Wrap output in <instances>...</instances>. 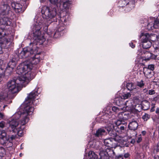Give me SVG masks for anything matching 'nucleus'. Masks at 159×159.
<instances>
[{
    "mask_svg": "<svg viewBox=\"0 0 159 159\" xmlns=\"http://www.w3.org/2000/svg\"><path fill=\"white\" fill-rule=\"evenodd\" d=\"M38 95V93L36 90L31 92L27 96L25 99V103L27 105L24 107L23 112L20 114L16 113V116L17 118H20L19 124L22 126L24 125L29 121V119L28 116L32 115L34 110V108L31 106L33 104L34 105L35 102L38 101V99L34 100L36 97Z\"/></svg>",
    "mask_w": 159,
    "mask_h": 159,
    "instance_id": "nucleus-1",
    "label": "nucleus"
},
{
    "mask_svg": "<svg viewBox=\"0 0 159 159\" xmlns=\"http://www.w3.org/2000/svg\"><path fill=\"white\" fill-rule=\"evenodd\" d=\"M25 79L24 77H17L14 78L12 80H9L7 83V88L5 89V92L0 93V98L6 95L3 98L1 99V101L7 98L8 91L12 93H14L18 91V88L20 85L25 86L26 84L25 83Z\"/></svg>",
    "mask_w": 159,
    "mask_h": 159,
    "instance_id": "nucleus-2",
    "label": "nucleus"
},
{
    "mask_svg": "<svg viewBox=\"0 0 159 159\" xmlns=\"http://www.w3.org/2000/svg\"><path fill=\"white\" fill-rule=\"evenodd\" d=\"M32 69V66L25 62L20 64L17 67L16 73L21 75L18 77H24L25 78V83L27 84L28 81L33 79L36 75Z\"/></svg>",
    "mask_w": 159,
    "mask_h": 159,
    "instance_id": "nucleus-3",
    "label": "nucleus"
},
{
    "mask_svg": "<svg viewBox=\"0 0 159 159\" xmlns=\"http://www.w3.org/2000/svg\"><path fill=\"white\" fill-rule=\"evenodd\" d=\"M57 14V9L56 7L51 6L48 8V7H46L44 11V14L46 17L47 20V24L45 26V30H46L48 29V26L53 22L57 21V19L56 17Z\"/></svg>",
    "mask_w": 159,
    "mask_h": 159,
    "instance_id": "nucleus-4",
    "label": "nucleus"
},
{
    "mask_svg": "<svg viewBox=\"0 0 159 159\" xmlns=\"http://www.w3.org/2000/svg\"><path fill=\"white\" fill-rule=\"evenodd\" d=\"M41 27V25L38 23L33 25L31 27L33 39L35 42L34 43L38 42L42 43L44 40L43 36L41 34L40 29Z\"/></svg>",
    "mask_w": 159,
    "mask_h": 159,
    "instance_id": "nucleus-5",
    "label": "nucleus"
},
{
    "mask_svg": "<svg viewBox=\"0 0 159 159\" xmlns=\"http://www.w3.org/2000/svg\"><path fill=\"white\" fill-rule=\"evenodd\" d=\"M95 148L96 149L100 151L99 155L100 159H110L105 146H102L101 143L98 142L96 143Z\"/></svg>",
    "mask_w": 159,
    "mask_h": 159,
    "instance_id": "nucleus-6",
    "label": "nucleus"
},
{
    "mask_svg": "<svg viewBox=\"0 0 159 159\" xmlns=\"http://www.w3.org/2000/svg\"><path fill=\"white\" fill-rule=\"evenodd\" d=\"M36 47L34 45L33 47L30 45V47H28L24 48L21 51L19 55V57L20 58H25L32 55L34 53V48Z\"/></svg>",
    "mask_w": 159,
    "mask_h": 159,
    "instance_id": "nucleus-7",
    "label": "nucleus"
},
{
    "mask_svg": "<svg viewBox=\"0 0 159 159\" xmlns=\"http://www.w3.org/2000/svg\"><path fill=\"white\" fill-rule=\"evenodd\" d=\"M104 145L105 149L115 148L117 146V142L114 138H109L105 139L104 140Z\"/></svg>",
    "mask_w": 159,
    "mask_h": 159,
    "instance_id": "nucleus-8",
    "label": "nucleus"
},
{
    "mask_svg": "<svg viewBox=\"0 0 159 159\" xmlns=\"http://www.w3.org/2000/svg\"><path fill=\"white\" fill-rule=\"evenodd\" d=\"M14 116L16 117L15 119H13L11 120H9V125L8 129L10 131L17 132V129L16 128L19 125L18 119L20 118H17L16 116V114Z\"/></svg>",
    "mask_w": 159,
    "mask_h": 159,
    "instance_id": "nucleus-9",
    "label": "nucleus"
},
{
    "mask_svg": "<svg viewBox=\"0 0 159 159\" xmlns=\"http://www.w3.org/2000/svg\"><path fill=\"white\" fill-rule=\"evenodd\" d=\"M42 59V56L39 53L37 54L34 56H31L30 57L29 60V62L30 63V64H28L30 65L31 66H32L31 70H33L32 65L37 64Z\"/></svg>",
    "mask_w": 159,
    "mask_h": 159,
    "instance_id": "nucleus-10",
    "label": "nucleus"
},
{
    "mask_svg": "<svg viewBox=\"0 0 159 159\" xmlns=\"http://www.w3.org/2000/svg\"><path fill=\"white\" fill-rule=\"evenodd\" d=\"M140 38L141 39L142 47L144 48L148 49L151 47L152 43L150 40L147 39L146 38H144L143 33L141 34Z\"/></svg>",
    "mask_w": 159,
    "mask_h": 159,
    "instance_id": "nucleus-11",
    "label": "nucleus"
},
{
    "mask_svg": "<svg viewBox=\"0 0 159 159\" xmlns=\"http://www.w3.org/2000/svg\"><path fill=\"white\" fill-rule=\"evenodd\" d=\"M11 11L10 7L7 4H4L0 6V15H7Z\"/></svg>",
    "mask_w": 159,
    "mask_h": 159,
    "instance_id": "nucleus-12",
    "label": "nucleus"
},
{
    "mask_svg": "<svg viewBox=\"0 0 159 159\" xmlns=\"http://www.w3.org/2000/svg\"><path fill=\"white\" fill-rule=\"evenodd\" d=\"M124 105L126 107L121 108V110L123 111H130L133 108V101L131 99H130L124 102Z\"/></svg>",
    "mask_w": 159,
    "mask_h": 159,
    "instance_id": "nucleus-13",
    "label": "nucleus"
},
{
    "mask_svg": "<svg viewBox=\"0 0 159 159\" xmlns=\"http://www.w3.org/2000/svg\"><path fill=\"white\" fill-rule=\"evenodd\" d=\"M61 3H62V5H61V3L60 6H58L60 7L61 11H66L70 8L71 3L69 0L64 1V0H63V1L61 2Z\"/></svg>",
    "mask_w": 159,
    "mask_h": 159,
    "instance_id": "nucleus-14",
    "label": "nucleus"
},
{
    "mask_svg": "<svg viewBox=\"0 0 159 159\" xmlns=\"http://www.w3.org/2000/svg\"><path fill=\"white\" fill-rule=\"evenodd\" d=\"M8 136L5 131L0 130V142L2 144H4L8 141Z\"/></svg>",
    "mask_w": 159,
    "mask_h": 159,
    "instance_id": "nucleus-15",
    "label": "nucleus"
},
{
    "mask_svg": "<svg viewBox=\"0 0 159 159\" xmlns=\"http://www.w3.org/2000/svg\"><path fill=\"white\" fill-rule=\"evenodd\" d=\"M129 128L131 130V132H133L134 135V136H136L137 135V133L135 130L137 129L138 127V124L137 122L135 121H133L130 122L129 125Z\"/></svg>",
    "mask_w": 159,
    "mask_h": 159,
    "instance_id": "nucleus-16",
    "label": "nucleus"
},
{
    "mask_svg": "<svg viewBox=\"0 0 159 159\" xmlns=\"http://www.w3.org/2000/svg\"><path fill=\"white\" fill-rule=\"evenodd\" d=\"M12 23V20L9 18L4 17L0 19V25H10Z\"/></svg>",
    "mask_w": 159,
    "mask_h": 159,
    "instance_id": "nucleus-17",
    "label": "nucleus"
},
{
    "mask_svg": "<svg viewBox=\"0 0 159 159\" xmlns=\"http://www.w3.org/2000/svg\"><path fill=\"white\" fill-rule=\"evenodd\" d=\"M16 60L14 58L12 59L7 64V66L6 68V70H9L10 71H11L14 68L16 65Z\"/></svg>",
    "mask_w": 159,
    "mask_h": 159,
    "instance_id": "nucleus-18",
    "label": "nucleus"
},
{
    "mask_svg": "<svg viewBox=\"0 0 159 159\" xmlns=\"http://www.w3.org/2000/svg\"><path fill=\"white\" fill-rule=\"evenodd\" d=\"M106 134L107 132L105 129L102 128H100L96 131L94 135L96 137L100 138L102 137V136L106 135Z\"/></svg>",
    "mask_w": 159,
    "mask_h": 159,
    "instance_id": "nucleus-19",
    "label": "nucleus"
},
{
    "mask_svg": "<svg viewBox=\"0 0 159 159\" xmlns=\"http://www.w3.org/2000/svg\"><path fill=\"white\" fill-rule=\"evenodd\" d=\"M114 126L111 125L110 126H108L107 128V130L109 135L112 137H114L116 136L117 134L114 130Z\"/></svg>",
    "mask_w": 159,
    "mask_h": 159,
    "instance_id": "nucleus-20",
    "label": "nucleus"
},
{
    "mask_svg": "<svg viewBox=\"0 0 159 159\" xmlns=\"http://www.w3.org/2000/svg\"><path fill=\"white\" fill-rule=\"evenodd\" d=\"M11 6L16 12H19L21 11L22 6L20 3L16 2H12L11 3Z\"/></svg>",
    "mask_w": 159,
    "mask_h": 159,
    "instance_id": "nucleus-21",
    "label": "nucleus"
},
{
    "mask_svg": "<svg viewBox=\"0 0 159 159\" xmlns=\"http://www.w3.org/2000/svg\"><path fill=\"white\" fill-rule=\"evenodd\" d=\"M143 35L144 36V38H146L147 39H148L150 41H154L157 39V35L155 34H149L148 33H143Z\"/></svg>",
    "mask_w": 159,
    "mask_h": 159,
    "instance_id": "nucleus-22",
    "label": "nucleus"
},
{
    "mask_svg": "<svg viewBox=\"0 0 159 159\" xmlns=\"http://www.w3.org/2000/svg\"><path fill=\"white\" fill-rule=\"evenodd\" d=\"M139 107H140L141 109L144 110H147L149 109L150 107V103L147 101H144L143 102L141 105H138Z\"/></svg>",
    "mask_w": 159,
    "mask_h": 159,
    "instance_id": "nucleus-23",
    "label": "nucleus"
},
{
    "mask_svg": "<svg viewBox=\"0 0 159 159\" xmlns=\"http://www.w3.org/2000/svg\"><path fill=\"white\" fill-rule=\"evenodd\" d=\"M115 101L116 104L119 106L124 105V100L121 97H119L115 98Z\"/></svg>",
    "mask_w": 159,
    "mask_h": 159,
    "instance_id": "nucleus-24",
    "label": "nucleus"
},
{
    "mask_svg": "<svg viewBox=\"0 0 159 159\" xmlns=\"http://www.w3.org/2000/svg\"><path fill=\"white\" fill-rule=\"evenodd\" d=\"M4 36H1L0 37V44L3 47H5L8 42V41Z\"/></svg>",
    "mask_w": 159,
    "mask_h": 159,
    "instance_id": "nucleus-25",
    "label": "nucleus"
},
{
    "mask_svg": "<svg viewBox=\"0 0 159 159\" xmlns=\"http://www.w3.org/2000/svg\"><path fill=\"white\" fill-rule=\"evenodd\" d=\"M11 133V134H9L8 135V141L9 142H11V141L15 139L16 137V133L15 132L10 131Z\"/></svg>",
    "mask_w": 159,
    "mask_h": 159,
    "instance_id": "nucleus-26",
    "label": "nucleus"
},
{
    "mask_svg": "<svg viewBox=\"0 0 159 159\" xmlns=\"http://www.w3.org/2000/svg\"><path fill=\"white\" fill-rule=\"evenodd\" d=\"M50 1L53 4V6L58 7V6H60L61 2H63V0H50Z\"/></svg>",
    "mask_w": 159,
    "mask_h": 159,
    "instance_id": "nucleus-27",
    "label": "nucleus"
},
{
    "mask_svg": "<svg viewBox=\"0 0 159 159\" xmlns=\"http://www.w3.org/2000/svg\"><path fill=\"white\" fill-rule=\"evenodd\" d=\"M89 157L91 159H97L98 156L95 153L92 151H89L88 154Z\"/></svg>",
    "mask_w": 159,
    "mask_h": 159,
    "instance_id": "nucleus-28",
    "label": "nucleus"
},
{
    "mask_svg": "<svg viewBox=\"0 0 159 159\" xmlns=\"http://www.w3.org/2000/svg\"><path fill=\"white\" fill-rule=\"evenodd\" d=\"M106 150L108 153V157H114L115 156V153L114 151L111 149V148L106 149Z\"/></svg>",
    "mask_w": 159,
    "mask_h": 159,
    "instance_id": "nucleus-29",
    "label": "nucleus"
},
{
    "mask_svg": "<svg viewBox=\"0 0 159 159\" xmlns=\"http://www.w3.org/2000/svg\"><path fill=\"white\" fill-rule=\"evenodd\" d=\"M8 31L5 29L0 28V36H4L8 34Z\"/></svg>",
    "mask_w": 159,
    "mask_h": 159,
    "instance_id": "nucleus-30",
    "label": "nucleus"
},
{
    "mask_svg": "<svg viewBox=\"0 0 159 159\" xmlns=\"http://www.w3.org/2000/svg\"><path fill=\"white\" fill-rule=\"evenodd\" d=\"M121 114H122V116H123V117L122 118V119H121V124L123 125H125V126L126 127L127 123L125 121H124V120H126L128 119V117H127V118L126 117H125L124 116H126V114L125 113H124V112H122L121 113ZM120 114H119V115H120Z\"/></svg>",
    "mask_w": 159,
    "mask_h": 159,
    "instance_id": "nucleus-31",
    "label": "nucleus"
},
{
    "mask_svg": "<svg viewBox=\"0 0 159 159\" xmlns=\"http://www.w3.org/2000/svg\"><path fill=\"white\" fill-rule=\"evenodd\" d=\"M126 87L130 91L132 90L135 88L133 84L132 83H127Z\"/></svg>",
    "mask_w": 159,
    "mask_h": 159,
    "instance_id": "nucleus-32",
    "label": "nucleus"
},
{
    "mask_svg": "<svg viewBox=\"0 0 159 159\" xmlns=\"http://www.w3.org/2000/svg\"><path fill=\"white\" fill-rule=\"evenodd\" d=\"M63 34H61L60 32L56 30L55 32L53 34L51 35V36L54 38H56L60 37Z\"/></svg>",
    "mask_w": 159,
    "mask_h": 159,
    "instance_id": "nucleus-33",
    "label": "nucleus"
},
{
    "mask_svg": "<svg viewBox=\"0 0 159 159\" xmlns=\"http://www.w3.org/2000/svg\"><path fill=\"white\" fill-rule=\"evenodd\" d=\"M150 118V115L147 113H144L142 117V119L144 121H147Z\"/></svg>",
    "mask_w": 159,
    "mask_h": 159,
    "instance_id": "nucleus-34",
    "label": "nucleus"
},
{
    "mask_svg": "<svg viewBox=\"0 0 159 159\" xmlns=\"http://www.w3.org/2000/svg\"><path fill=\"white\" fill-rule=\"evenodd\" d=\"M153 23L155 29L158 28L159 27V20L157 18L154 19Z\"/></svg>",
    "mask_w": 159,
    "mask_h": 159,
    "instance_id": "nucleus-35",
    "label": "nucleus"
},
{
    "mask_svg": "<svg viewBox=\"0 0 159 159\" xmlns=\"http://www.w3.org/2000/svg\"><path fill=\"white\" fill-rule=\"evenodd\" d=\"M144 84L145 83H144V81L143 80L137 81L136 82V85L137 86L141 88H143L144 85Z\"/></svg>",
    "mask_w": 159,
    "mask_h": 159,
    "instance_id": "nucleus-36",
    "label": "nucleus"
},
{
    "mask_svg": "<svg viewBox=\"0 0 159 159\" xmlns=\"http://www.w3.org/2000/svg\"><path fill=\"white\" fill-rule=\"evenodd\" d=\"M5 154V149L2 147H0V159L2 158Z\"/></svg>",
    "mask_w": 159,
    "mask_h": 159,
    "instance_id": "nucleus-37",
    "label": "nucleus"
},
{
    "mask_svg": "<svg viewBox=\"0 0 159 159\" xmlns=\"http://www.w3.org/2000/svg\"><path fill=\"white\" fill-rule=\"evenodd\" d=\"M65 28L64 26H61L60 27L59 26L57 28V29L56 30L63 34L65 32Z\"/></svg>",
    "mask_w": 159,
    "mask_h": 159,
    "instance_id": "nucleus-38",
    "label": "nucleus"
},
{
    "mask_svg": "<svg viewBox=\"0 0 159 159\" xmlns=\"http://www.w3.org/2000/svg\"><path fill=\"white\" fill-rule=\"evenodd\" d=\"M145 58L146 59L149 60L151 58L152 54L151 53L149 52H146L145 53Z\"/></svg>",
    "mask_w": 159,
    "mask_h": 159,
    "instance_id": "nucleus-39",
    "label": "nucleus"
},
{
    "mask_svg": "<svg viewBox=\"0 0 159 159\" xmlns=\"http://www.w3.org/2000/svg\"><path fill=\"white\" fill-rule=\"evenodd\" d=\"M131 96V94L129 93H128L126 94H123L121 96V98L123 100H125L126 99L130 97Z\"/></svg>",
    "mask_w": 159,
    "mask_h": 159,
    "instance_id": "nucleus-40",
    "label": "nucleus"
},
{
    "mask_svg": "<svg viewBox=\"0 0 159 159\" xmlns=\"http://www.w3.org/2000/svg\"><path fill=\"white\" fill-rule=\"evenodd\" d=\"M135 1H131L130 2H129V3L128 4L129 5V7L130 8V9H132L134 8L135 6Z\"/></svg>",
    "mask_w": 159,
    "mask_h": 159,
    "instance_id": "nucleus-41",
    "label": "nucleus"
},
{
    "mask_svg": "<svg viewBox=\"0 0 159 159\" xmlns=\"http://www.w3.org/2000/svg\"><path fill=\"white\" fill-rule=\"evenodd\" d=\"M147 29L149 30H151L153 29H154L155 28L153 26V22L150 23L148 24L147 25Z\"/></svg>",
    "mask_w": 159,
    "mask_h": 159,
    "instance_id": "nucleus-42",
    "label": "nucleus"
},
{
    "mask_svg": "<svg viewBox=\"0 0 159 159\" xmlns=\"http://www.w3.org/2000/svg\"><path fill=\"white\" fill-rule=\"evenodd\" d=\"M117 128L119 129V130H117V131L119 132V131L120 130L122 132H124L126 129V127L124 125H123V126H118Z\"/></svg>",
    "mask_w": 159,
    "mask_h": 159,
    "instance_id": "nucleus-43",
    "label": "nucleus"
},
{
    "mask_svg": "<svg viewBox=\"0 0 159 159\" xmlns=\"http://www.w3.org/2000/svg\"><path fill=\"white\" fill-rule=\"evenodd\" d=\"M112 110L116 113H118L121 110V108L120 109L118 108V107H115L113 106L112 107Z\"/></svg>",
    "mask_w": 159,
    "mask_h": 159,
    "instance_id": "nucleus-44",
    "label": "nucleus"
},
{
    "mask_svg": "<svg viewBox=\"0 0 159 159\" xmlns=\"http://www.w3.org/2000/svg\"><path fill=\"white\" fill-rule=\"evenodd\" d=\"M120 2H122V4L124 5H126L129 2V0H121Z\"/></svg>",
    "mask_w": 159,
    "mask_h": 159,
    "instance_id": "nucleus-45",
    "label": "nucleus"
},
{
    "mask_svg": "<svg viewBox=\"0 0 159 159\" xmlns=\"http://www.w3.org/2000/svg\"><path fill=\"white\" fill-rule=\"evenodd\" d=\"M148 69V70H153L154 69V66L153 65H149Z\"/></svg>",
    "mask_w": 159,
    "mask_h": 159,
    "instance_id": "nucleus-46",
    "label": "nucleus"
},
{
    "mask_svg": "<svg viewBox=\"0 0 159 159\" xmlns=\"http://www.w3.org/2000/svg\"><path fill=\"white\" fill-rule=\"evenodd\" d=\"M121 123V119H120L118 120L115 122V124L117 126V127H118V126H119L120 125Z\"/></svg>",
    "mask_w": 159,
    "mask_h": 159,
    "instance_id": "nucleus-47",
    "label": "nucleus"
},
{
    "mask_svg": "<svg viewBox=\"0 0 159 159\" xmlns=\"http://www.w3.org/2000/svg\"><path fill=\"white\" fill-rule=\"evenodd\" d=\"M142 140V135L141 134H140L138 136V139L137 140V142L138 143H139Z\"/></svg>",
    "mask_w": 159,
    "mask_h": 159,
    "instance_id": "nucleus-48",
    "label": "nucleus"
},
{
    "mask_svg": "<svg viewBox=\"0 0 159 159\" xmlns=\"http://www.w3.org/2000/svg\"><path fill=\"white\" fill-rule=\"evenodd\" d=\"M16 133V134H18L19 136H22L23 135V132L20 129L18 130H17V132Z\"/></svg>",
    "mask_w": 159,
    "mask_h": 159,
    "instance_id": "nucleus-49",
    "label": "nucleus"
},
{
    "mask_svg": "<svg viewBox=\"0 0 159 159\" xmlns=\"http://www.w3.org/2000/svg\"><path fill=\"white\" fill-rule=\"evenodd\" d=\"M116 159H123V155H119L118 156H115Z\"/></svg>",
    "mask_w": 159,
    "mask_h": 159,
    "instance_id": "nucleus-50",
    "label": "nucleus"
},
{
    "mask_svg": "<svg viewBox=\"0 0 159 159\" xmlns=\"http://www.w3.org/2000/svg\"><path fill=\"white\" fill-rule=\"evenodd\" d=\"M154 53L156 57L158 56L159 55V49H157V50H154Z\"/></svg>",
    "mask_w": 159,
    "mask_h": 159,
    "instance_id": "nucleus-51",
    "label": "nucleus"
},
{
    "mask_svg": "<svg viewBox=\"0 0 159 159\" xmlns=\"http://www.w3.org/2000/svg\"><path fill=\"white\" fill-rule=\"evenodd\" d=\"M5 124V122L4 121H2L0 122V127L3 128L4 127Z\"/></svg>",
    "mask_w": 159,
    "mask_h": 159,
    "instance_id": "nucleus-52",
    "label": "nucleus"
},
{
    "mask_svg": "<svg viewBox=\"0 0 159 159\" xmlns=\"http://www.w3.org/2000/svg\"><path fill=\"white\" fill-rule=\"evenodd\" d=\"M155 93V91L153 90H150L148 91V94L150 95H153Z\"/></svg>",
    "mask_w": 159,
    "mask_h": 159,
    "instance_id": "nucleus-53",
    "label": "nucleus"
},
{
    "mask_svg": "<svg viewBox=\"0 0 159 159\" xmlns=\"http://www.w3.org/2000/svg\"><path fill=\"white\" fill-rule=\"evenodd\" d=\"M155 112L157 115L158 118L159 119V107H157V108Z\"/></svg>",
    "mask_w": 159,
    "mask_h": 159,
    "instance_id": "nucleus-54",
    "label": "nucleus"
},
{
    "mask_svg": "<svg viewBox=\"0 0 159 159\" xmlns=\"http://www.w3.org/2000/svg\"><path fill=\"white\" fill-rule=\"evenodd\" d=\"M4 117V114L2 112H0V120H2Z\"/></svg>",
    "mask_w": 159,
    "mask_h": 159,
    "instance_id": "nucleus-55",
    "label": "nucleus"
},
{
    "mask_svg": "<svg viewBox=\"0 0 159 159\" xmlns=\"http://www.w3.org/2000/svg\"><path fill=\"white\" fill-rule=\"evenodd\" d=\"M4 74L3 73L0 74V83L2 80V78L4 76Z\"/></svg>",
    "mask_w": 159,
    "mask_h": 159,
    "instance_id": "nucleus-56",
    "label": "nucleus"
},
{
    "mask_svg": "<svg viewBox=\"0 0 159 159\" xmlns=\"http://www.w3.org/2000/svg\"><path fill=\"white\" fill-rule=\"evenodd\" d=\"M129 156V153H125L123 156L125 158H128Z\"/></svg>",
    "mask_w": 159,
    "mask_h": 159,
    "instance_id": "nucleus-57",
    "label": "nucleus"
},
{
    "mask_svg": "<svg viewBox=\"0 0 159 159\" xmlns=\"http://www.w3.org/2000/svg\"><path fill=\"white\" fill-rule=\"evenodd\" d=\"M6 95H4V96L2 97L1 98H0V107H1L2 106V101H1V99L5 97L6 96Z\"/></svg>",
    "mask_w": 159,
    "mask_h": 159,
    "instance_id": "nucleus-58",
    "label": "nucleus"
},
{
    "mask_svg": "<svg viewBox=\"0 0 159 159\" xmlns=\"http://www.w3.org/2000/svg\"><path fill=\"white\" fill-rule=\"evenodd\" d=\"M2 47V46L0 44V54H2L3 53Z\"/></svg>",
    "mask_w": 159,
    "mask_h": 159,
    "instance_id": "nucleus-59",
    "label": "nucleus"
},
{
    "mask_svg": "<svg viewBox=\"0 0 159 159\" xmlns=\"http://www.w3.org/2000/svg\"><path fill=\"white\" fill-rule=\"evenodd\" d=\"M155 107V105H153V106L151 108V112H153L155 111V108H154Z\"/></svg>",
    "mask_w": 159,
    "mask_h": 159,
    "instance_id": "nucleus-60",
    "label": "nucleus"
},
{
    "mask_svg": "<svg viewBox=\"0 0 159 159\" xmlns=\"http://www.w3.org/2000/svg\"><path fill=\"white\" fill-rule=\"evenodd\" d=\"M130 46L131 47V48H133L135 47V45L133 44V43L131 42L129 43Z\"/></svg>",
    "mask_w": 159,
    "mask_h": 159,
    "instance_id": "nucleus-61",
    "label": "nucleus"
},
{
    "mask_svg": "<svg viewBox=\"0 0 159 159\" xmlns=\"http://www.w3.org/2000/svg\"><path fill=\"white\" fill-rule=\"evenodd\" d=\"M130 131H131V130H130V131H129V133L131 134V135H130L131 137H134V136H133V135H134V133L133 132H130Z\"/></svg>",
    "mask_w": 159,
    "mask_h": 159,
    "instance_id": "nucleus-62",
    "label": "nucleus"
},
{
    "mask_svg": "<svg viewBox=\"0 0 159 159\" xmlns=\"http://www.w3.org/2000/svg\"><path fill=\"white\" fill-rule=\"evenodd\" d=\"M11 102H12V101L11 100L9 99V100L7 102H6V103L7 104H10Z\"/></svg>",
    "mask_w": 159,
    "mask_h": 159,
    "instance_id": "nucleus-63",
    "label": "nucleus"
},
{
    "mask_svg": "<svg viewBox=\"0 0 159 159\" xmlns=\"http://www.w3.org/2000/svg\"><path fill=\"white\" fill-rule=\"evenodd\" d=\"M155 159H159V156H157L155 157Z\"/></svg>",
    "mask_w": 159,
    "mask_h": 159,
    "instance_id": "nucleus-64",
    "label": "nucleus"
}]
</instances>
